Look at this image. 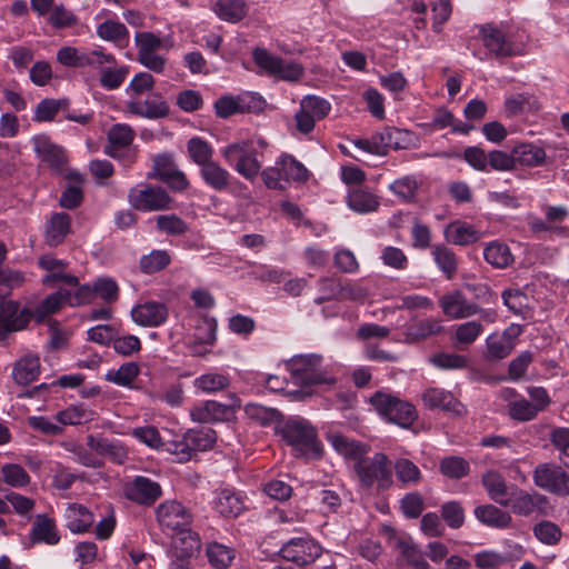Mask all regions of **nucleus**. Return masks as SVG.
<instances>
[{
	"label": "nucleus",
	"instance_id": "nucleus-39",
	"mask_svg": "<svg viewBox=\"0 0 569 569\" xmlns=\"http://www.w3.org/2000/svg\"><path fill=\"white\" fill-rule=\"evenodd\" d=\"M214 508L223 517H237L243 509V501L236 492L222 489L217 495Z\"/></svg>",
	"mask_w": 569,
	"mask_h": 569
},
{
	"label": "nucleus",
	"instance_id": "nucleus-29",
	"mask_svg": "<svg viewBox=\"0 0 569 569\" xmlns=\"http://www.w3.org/2000/svg\"><path fill=\"white\" fill-rule=\"evenodd\" d=\"M515 164L523 167H538L543 164L546 152L543 148L531 142H522L512 148Z\"/></svg>",
	"mask_w": 569,
	"mask_h": 569
},
{
	"label": "nucleus",
	"instance_id": "nucleus-38",
	"mask_svg": "<svg viewBox=\"0 0 569 569\" xmlns=\"http://www.w3.org/2000/svg\"><path fill=\"white\" fill-rule=\"evenodd\" d=\"M71 218L68 213H54L47 227V242L54 247L60 244L70 231Z\"/></svg>",
	"mask_w": 569,
	"mask_h": 569
},
{
	"label": "nucleus",
	"instance_id": "nucleus-23",
	"mask_svg": "<svg viewBox=\"0 0 569 569\" xmlns=\"http://www.w3.org/2000/svg\"><path fill=\"white\" fill-rule=\"evenodd\" d=\"M440 306L443 313L453 319L468 318L480 311L476 303L469 302L459 291L443 296Z\"/></svg>",
	"mask_w": 569,
	"mask_h": 569
},
{
	"label": "nucleus",
	"instance_id": "nucleus-18",
	"mask_svg": "<svg viewBox=\"0 0 569 569\" xmlns=\"http://www.w3.org/2000/svg\"><path fill=\"white\" fill-rule=\"evenodd\" d=\"M263 101L253 94L221 97L214 102V111L219 118L227 119L237 113L257 112L262 109Z\"/></svg>",
	"mask_w": 569,
	"mask_h": 569
},
{
	"label": "nucleus",
	"instance_id": "nucleus-60",
	"mask_svg": "<svg viewBox=\"0 0 569 569\" xmlns=\"http://www.w3.org/2000/svg\"><path fill=\"white\" fill-rule=\"evenodd\" d=\"M432 254L440 270L448 279H451L457 272V259L455 253L447 247L437 246L435 247Z\"/></svg>",
	"mask_w": 569,
	"mask_h": 569
},
{
	"label": "nucleus",
	"instance_id": "nucleus-51",
	"mask_svg": "<svg viewBox=\"0 0 569 569\" xmlns=\"http://www.w3.org/2000/svg\"><path fill=\"white\" fill-rule=\"evenodd\" d=\"M139 372V366L130 361L121 365L118 369L109 370L106 380L118 386L128 387L138 377Z\"/></svg>",
	"mask_w": 569,
	"mask_h": 569
},
{
	"label": "nucleus",
	"instance_id": "nucleus-30",
	"mask_svg": "<svg viewBox=\"0 0 569 569\" xmlns=\"http://www.w3.org/2000/svg\"><path fill=\"white\" fill-rule=\"evenodd\" d=\"M200 176L208 187L219 192L229 188L232 178L230 172L216 161L200 168Z\"/></svg>",
	"mask_w": 569,
	"mask_h": 569
},
{
	"label": "nucleus",
	"instance_id": "nucleus-44",
	"mask_svg": "<svg viewBox=\"0 0 569 569\" xmlns=\"http://www.w3.org/2000/svg\"><path fill=\"white\" fill-rule=\"evenodd\" d=\"M247 417L260 423L261 426H271L281 423L282 415L274 408L264 407L259 403H248L244 407Z\"/></svg>",
	"mask_w": 569,
	"mask_h": 569
},
{
	"label": "nucleus",
	"instance_id": "nucleus-63",
	"mask_svg": "<svg viewBox=\"0 0 569 569\" xmlns=\"http://www.w3.org/2000/svg\"><path fill=\"white\" fill-rule=\"evenodd\" d=\"M67 104L66 99H43L37 106L34 120L38 122L51 121L59 110Z\"/></svg>",
	"mask_w": 569,
	"mask_h": 569
},
{
	"label": "nucleus",
	"instance_id": "nucleus-61",
	"mask_svg": "<svg viewBox=\"0 0 569 569\" xmlns=\"http://www.w3.org/2000/svg\"><path fill=\"white\" fill-rule=\"evenodd\" d=\"M48 23L54 29L71 28L78 23V18L72 11L68 10L62 3L54 4L49 17Z\"/></svg>",
	"mask_w": 569,
	"mask_h": 569
},
{
	"label": "nucleus",
	"instance_id": "nucleus-54",
	"mask_svg": "<svg viewBox=\"0 0 569 569\" xmlns=\"http://www.w3.org/2000/svg\"><path fill=\"white\" fill-rule=\"evenodd\" d=\"M171 259L166 250H153L140 259V269L147 274L156 273L164 269Z\"/></svg>",
	"mask_w": 569,
	"mask_h": 569
},
{
	"label": "nucleus",
	"instance_id": "nucleus-13",
	"mask_svg": "<svg viewBox=\"0 0 569 569\" xmlns=\"http://www.w3.org/2000/svg\"><path fill=\"white\" fill-rule=\"evenodd\" d=\"M157 520L163 531L172 535L189 527L192 522V515L182 503L171 500L159 505Z\"/></svg>",
	"mask_w": 569,
	"mask_h": 569
},
{
	"label": "nucleus",
	"instance_id": "nucleus-31",
	"mask_svg": "<svg viewBox=\"0 0 569 569\" xmlns=\"http://www.w3.org/2000/svg\"><path fill=\"white\" fill-rule=\"evenodd\" d=\"M475 516L481 523L499 529L508 528L512 521L507 511L493 505L478 506L475 509Z\"/></svg>",
	"mask_w": 569,
	"mask_h": 569
},
{
	"label": "nucleus",
	"instance_id": "nucleus-34",
	"mask_svg": "<svg viewBox=\"0 0 569 569\" xmlns=\"http://www.w3.org/2000/svg\"><path fill=\"white\" fill-rule=\"evenodd\" d=\"M134 138L133 129L126 123L113 124L108 132L110 146L106 147V153L113 158H118L117 149H122L131 144Z\"/></svg>",
	"mask_w": 569,
	"mask_h": 569
},
{
	"label": "nucleus",
	"instance_id": "nucleus-35",
	"mask_svg": "<svg viewBox=\"0 0 569 569\" xmlns=\"http://www.w3.org/2000/svg\"><path fill=\"white\" fill-rule=\"evenodd\" d=\"M442 327L435 319H423L405 328V341L412 343L441 332Z\"/></svg>",
	"mask_w": 569,
	"mask_h": 569
},
{
	"label": "nucleus",
	"instance_id": "nucleus-10",
	"mask_svg": "<svg viewBox=\"0 0 569 569\" xmlns=\"http://www.w3.org/2000/svg\"><path fill=\"white\" fill-rule=\"evenodd\" d=\"M253 59L266 72L271 76H278L282 80L297 81L303 74V68L300 63L276 57L266 49H254Z\"/></svg>",
	"mask_w": 569,
	"mask_h": 569
},
{
	"label": "nucleus",
	"instance_id": "nucleus-20",
	"mask_svg": "<svg viewBox=\"0 0 569 569\" xmlns=\"http://www.w3.org/2000/svg\"><path fill=\"white\" fill-rule=\"evenodd\" d=\"M126 108L131 114L146 119L166 118L170 112L169 104L162 94L158 92L152 93L143 101L138 99L129 100L126 103Z\"/></svg>",
	"mask_w": 569,
	"mask_h": 569
},
{
	"label": "nucleus",
	"instance_id": "nucleus-21",
	"mask_svg": "<svg viewBox=\"0 0 569 569\" xmlns=\"http://www.w3.org/2000/svg\"><path fill=\"white\" fill-rule=\"evenodd\" d=\"M168 316L167 306L159 301H144L131 310L132 320L142 327H159L167 321Z\"/></svg>",
	"mask_w": 569,
	"mask_h": 569
},
{
	"label": "nucleus",
	"instance_id": "nucleus-27",
	"mask_svg": "<svg viewBox=\"0 0 569 569\" xmlns=\"http://www.w3.org/2000/svg\"><path fill=\"white\" fill-rule=\"evenodd\" d=\"M38 157L52 168L60 169L66 163V154L61 147L51 142L46 134L36 136L32 139Z\"/></svg>",
	"mask_w": 569,
	"mask_h": 569
},
{
	"label": "nucleus",
	"instance_id": "nucleus-2",
	"mask_svg": "<svg viewBox=\"0 0 569 569\" xmlns=\"http://www.w3.org/2000/svg\"><path fill=\"white\" fill-rule=\"evenodd\" d=\"M286 366L293 382L301 387H331L337 382L333 367L325 366L321 355H297L288 360Z\"/></svg>",
	"mask_w": 569,
	"mask_h": 569
},
{
	"label": "nucleus",
	"instance_id": "nucleus-4",
	"mask_svg": "<svg viewBox=\"0 0 569 569\" xmlns=\"http://www.w3.org/2000/svg\"><path fill=\"white\" fill-rule=\"evenodd\" d=\"M262 180L269 189L286 190L289 181L302 182L308 180L309 172L306 167L292 156H281L273 167L261 172Z\"/></svg>",
	"mask_w": 569,
	"mask_h": 569
},
{
	"label": "nucleus",
	"instance_id": "nucleus-7",
	"mask_svg": "<svg viewBox=\"0 0 569 569\" xmlns=\"http://www.w3.org/2000/svg\"><path fill=\"white\" fill-rule=\"evenodd\" d=\"M221 154L229 164L236 162V171L248 180H253L261 170L257 151L246 141L228 144L221 150Z\"/></svg>",
	"mask_w": 569,
	"mask_h": 569
},
{
	"label": "nucleus",
	"instance_id": "nucleus-49",
	"mask_svg": "<svg viewBox=\"0 0 569 569\" xmlns=\"http://www.w3.org/2000/svg\"><path fill=\"white\" fill-rule=\"evenodd\" d=\"M188 153L192 161L200 166V168L212 162L213 149L202 138L193 137L188 141L187 144Z\"/></svg>",
	"mask_w": 569,
	"mask_h": 569
},
{
	"label": "nucleus",
	"instance_id": "nucleus-58",
	"mask_svg": "<svg viewBox=\"0 0 569 569\" xmlns=\"http://www.w3.org/2000/svg\"><path fill=\"white\" fill-rule=\"evenodd\" d=\"M440 517L448 527L459 529L465 523V509L459 501H448L441 506Z\"/></svg>",
	"mask_w": 569,
	"mask_h": 569
},
{
	"label": "nucleus",
	"instance_id": "nucleus-46",
	"mask_svg": "<svg viewBox=\"0 0 569 569\" xmlns=\"http://www.w3.org/2000/svg\"><path fill=\"white\" fill-rule=\"evenodd\" d=\"M184 435L194 453L211 449L217 440L216 431L211 428L189 429Z\"/></svg>",
	"mask_w": 569,
	"mask_h": 569
},
{
	"label": "nucleus",
	"instance_id": "nucleus-47",
	"mask_svg": "<svg viewBox=\"0 0 569 569\" xmlns=\"http://www.w3.org/2000/svg\"><path fill=\"white\" fill-rule=\"evenodd\" d=\"M483 257L488 263L496 268H506L513 261L509 247L499 242L488 244L483 250Z\"/></svg>",
	"mask_w": 569,
	"mask_h": 569
},
{
	"label": "nucleus",
	"instance_id": "nucleus-15",
	"mask_svg": "<svg viewBox=\"0 0 569 569\" xmlns=\"http://www.w3.org/2000/svg\"><path fill=\"white\" fill-rule=\"evenodd\" d=\"M57 60L70 68L100 67L116 63L114 57L101 51L82 52L73 47H63L57 52Z\"/></svg>",
	"mask_w": 569,
	"mask_h": 569
},
{
	"label": "nucleus",
	"instance_id": "nucleus-62",
	"mask_svg": "<svg viewBox=\"0 0 569 569\" xmlns=\"http://www.w3.org/2000/svg\"><path fill=\"white\" fill-rule=\"evenodd\" d=\"M300 107L305 112H308L316 119V121L326 118L331 110L329 101L317 96L305 97L300 102Z\"/></svg>",
	"mask_w": 569,
	"mask_h": 569
},
{
	"label": "nucleus",
	"instance_id": "nucleus-1",
	"mask_svg": "<svg viewBox=\"0 0 569 569\" xmlns=\"http://www.w3.org/2000/svg\"><path fill=\"white\" fill-rule=\"evenodd\" d=\"M276 433L291 448L295 457L308 459H320L322 457L323 447L319 440L318 431L307 419L290 417L277 425Z\"/></svg>",
	"mask_w": 569,
	"mask_h": 569
},
{
	"label": "nucleus",
	"instance_id": "nucleus-16",
	"mask_svg": "<svg viewBox=\"0 0 569 569\" xmlns=\"http://www.w3.org/2000/svg\"><path fill=\"white\" fill-rule=\"evenodd\" d=\"M233 403L226 405L214 400H207L193 406L190 410V417L199 423H216L227 421L234 415L236 407H239L237 397H232Z\"/></svg>",
	"mask_w": 569,
	"mask_h": 569
},
{
	"label": "nucleus",
	"instance_id": "nucleus-64",
	"mask_svg": "<svg viewBox=\"0 0 569 569\" xmlns=\"http://www.w3.org/2000/svg\"><path fill=\"white\" fill-rule=\"evenodd\" d=\"M3 480L11 487L20 488L30 483L28 472L17 463H7L1 468Z\"/></svg>",
	"mask_w": 569,
	"mask_h": 569
},
{
	"label": "nucleus",
	"instance_id": "nucleus-37",
	"mask_svg": "<svg viewBox=\"0 0 569 569\" xmlns=\"http://www.w3.org/2000/svg\"><path fill=\"white\" fill-rule=\"evenodd\" d=\"M482 485L489 497L498 505H507L508 487L505 478L497 471H488L482 476Z\"/></svg>",
	"mask_w": 569,
	"mask_h": 569
},
{
	"label": "nucleus",
	"instance_id": "nucleus-19",
	"mask_svg": "<svg viewBox=\"0 0 569 569\" xmlns=\"http://www.w3.org/2000/svg\"><path fill=\"white\" fill-rule=\"evenodd\" d=\"M32 318L30 309L20 310L17 302H9L0 311V342L6 341L9 333L24 329Z\"/></svg>",
	"mask_w": 569,
	"mask_h": 569
},
{
	"label": "nucleus",
	"instance_id": "nucleus-25",
	"mask_svg": "<svg viewBox=\"0 0 569 569\" xmlns=\"http://www.w3.org/2000/svg\"><path fill=\"white\" fill-rule=\"evenodd\" d=\"M422 400L430 409L440 408L456 416H461L466 411L463 405L451 392L442 389L430 388L426 390Z\"/></svg>",
	"mask_w": 569,
	"mask_h": 569
},
{
	"label": "nucleus",
	"instance_id": "nucleus-11",
	"mask_svg": "<svg viewBox=\"0 0 569 569\" xmlns=\"http://www.w3.org/2000/svg\"><path fill=\"white\" fill-rule=\"evenodd\" d=\"M532 480L537 487L546 491L569 496V473L561 466L540 463L533 470Z\"/></svg>",
	"mask_w": 569,
	"mask_h": 569
},
{
	"label": "nucleus",
	"instance_id": "nucleus-14",
	"mask_svg": "<svg viewBox=\"0 0 569 569\" xmlns=\"http://www.w3.org/2000/svg\"><path fill=\"white\" fill-rule=\"evenodd\" d=\"M515 515L530 517L533 513L547 515L548 499L546 496L533 491L528 492L522 489L515 490L507 499V505Z\"/></svg>",
	"mask_w": 569,
	"mask_h": 569
},
{
	"label": "nucleus",
	"instance_id": "nucleus-8",
	"mask_svg": "<svg viewBox=\"0 0 569 569\" xmlns=\"http://www.w3.org/2000/svg\"><path fill=\"white\" fill-rule=\"evenodd\" d=\"M148 178L159 180L179 192L187 190L189 187L186 174L178 169L173 154L170 152L152 157V171L148 173Z\"/></svg>",
	"mask_w": 569,
	"mask_h": 569
},
{
	"label": "nucleus",
	"instance_id": "nucleus-12",
	"mask_svg": "<svg viewBox=\"0 0 569 569\" xmlns=\"http://www.w3.org/2000/svg\"><path fill=\"white\" fill-rule=\"evenodd\" d=\"M322 553V548L308 535L292 538L280 549L281 557L298 566L315 562Z\"/></svg>",
	"mask_w": 569,
	"mask_h": 569
},
{
	"label": "nucleus",
	"instance_id": "nucleus-43",
	"mask_svg": "<svg viewBox=\"0 0 569 569\" xmlns=\"http://www.w3.org/2000/svg\"><path fill=\"white\" fill-rule=\"evenodd\" d=\"M348 206L359 213H367L377 210L379 201L371 192L355 188L348 194Z\"/></svg>",
	"mask_w": 569,
	"mask_h": 569
},
{
	"label": "nucleus",
	"instance_id": "nucleus-28",
	"mask_svg": "<svg viewBox=\"0 0 569 569\" xmlns=\"http://www.w3.org/2000/svg\"><path fill=\"white\" fill-rule=\"evenodd\" d=\"M64 519L67 528L73 533L87 532L94 522L93 513L80 503H69Z\"/></svg>",
	"mask_w": 569,
	"mask_h": 569
},
{
	"label": "nucleus",
	"instance_id": "nucleus-3",
	"mask_svg": "<svg viewBox=\"0 0 569 569\" xmlns=\"http://www.w3.org/2000/svg\"><path fill=\"white\" fill-rule=\"evenodd\" d=\"M478 37L483 47L496 58L522 54L526 39L518 32L503 31L493 23L479 26Z\"/></svg>",
	"mask_w": 569,
	"mask_h": 569
},
{
	"label": "nucleus",
	"instance_id": "nucleus-40",
	"mask_svg": "<svg viewBox=\"0 0 569 569\" xmlns=\"http://www.w3.org/2000/svg\"><path fill=\"white\" fill-rule=\"evenodd\" d=\"M173 546L180 550V557H191L200 550V538L197 532L186 527L172 533Z\"/></svg>",
	"mask_w": 569,
	"mask_h": 569
},
{
	"label": "nucleus",
	"instance_id": "nucleus-56",
	"mask_svg": "<svg viewBox=\"0 0 569 569\" xmlns=\"http://www.w3.org/2000/svg\"><path fill=\"white\" fill-rule=\"evenodd\" d=\"M469 462L462 457H446L440 461V471L450 479H460L469 473Z\"/></svg>",
	"mask_w": 569,
	"mask_h": 569
},
{
	"label": "nucleus",
	"instance_id": "nucleus-22",
	"mask_svg": "<svg viewBox=\"0 0 569 569\" xmlns=\"http://www.w3.org/2000/svg\"><path fill=\"white\" fill-rule=\"evenodd\" d=\"M413 133L409 130H400L395 127H386L376 132L380 156H386L389 149H408L412 143Z\"/></svg>",
	"mask_w": 569,
	"mask_h": 569
},
{
	"label": "nucleus",
	"instance_id": "nucleus-59",
	"mask_svg": "<svg viewBox=\"0 0 569 569\" xmlns=\"http://www.w3.org/2000/svg\"><path fill=\"white\" fill-rule=\"evenodd\" d=\"M97 33L103 40L119 43L127 40L129 36L128 29L123 23L112 20H107L99 24Z\"/></svg>",
	"mask_w": 569,
	"mask_h": 569
},
{
	"label": "nucleus",
	"instance_id": "nucleus-26",
	"mask_svg": "<svg viewBox=\"0 0 569 569\" xmlns=\"http://www.w3.org/2000/svg\"><path fill=\"white\" fill-rule=\"evenodd\" d=\"M40 369L39 357L28 353L13 363L12 379L19 386H28L38 379Z\"/></svg>",
	"mask_w": 569,
	"mask_h": 569
},
{
	"label": "nucleus",
	"instance_id": "nucleus-5",
	"mask_svg": "<svg viewBox=\"0 0 569 569\" xmlns=\"http://www.w3.org/2000/svg\"><path fill=\"white\" fill-rule=\"evenodd\" d=\"M391 462L385 453L377 452L372 458H360L355 468L360 482L371 488L375 482L380 490L388 489L392 483Z\"/></svg>",
	"mask_w": 569,
	"mask_h": 569
},
{
	"label": "nucleus",
	"instance_id": "nucleus-48",
	"mask_svg": "<svg viewBox=\"0 0 569 569\" xmlns=\"http://www.w3.org/2000/svg\"><path fill=\"white\" fill-rule=\"evenodd\" d=\"M329 439L333 448L346 457L359 460L367 453V447L365 445L342 435H331Z\"/></svg>",
	"mask_w": 569,
	"mask_h": 569
},
{
	"label": "nucleus",
	"instance_id": "nucleus-53",
	"mask_svg": "<svg viewBox=\"0 0 569 569\" xmlns=\"http://www.w3.org/2000/svg\"><path fill=\"white\" fill-rule=\"evenodd\" d=\"M396 547L410 566L417 569H430L429 563L425 560L420 549L415 543L407 539L398 538Z\"/></svg>",
	"mask_w": 569,
	"mask_h": 569
},
{
	"label": "nucleus",
	"instance_id": "nucleus-33",
	"mask_svg": "<svg viewBox=\"0 0 569 569\" xmlns=\"http://www.w3.org/2000/svg\"><path fill=\"white\" fill-rule=\"evenodd\" d=\"M87 446L98 455L107 457L113 462L122 463L127 459V452L123 447L106 438L89 435L87 437Z\"/></svg>",
	"mask_w": 569,
	"mask_h": 569
},
{
	"label": "nucleus",
	"instance_id": "nucleus-9",
	"mask_svg": "<svg viewBox=\"0 0 569 569\" xmlns=\"http://www.w3.org/2000/svg\"><path fill=\"white\" fill-rule=\"evenodd\" d=\"M128 199L130 204L140 211L170 209L173 202L164 189L151 184H141L130 189Z\"/></svg>",
	"mask_w": 569,
	"mask_h": 569
},
{
	"label": "nucleus",
	"instance_id": "nucleus-41",
	"mask_svg": "<svg viewBox=\"0 0 569 569\" xmlns=\"http://www.w3.org/2000/svg\"><path fill=\"white\" fill-rule=\"evenodd\" d=\"M71 290H58L49 295L36 309L33 317L37 316L38 320L41 321L47 316L57 312L63 305H70Z\"/></svg>",
	"mask_w": 569,
	"mask_h": 569
},
{
	"label": "nucleus",
	"instance_id": "nucleus-50",
	"mask_svg": "<svg viewBox=\"0 0 569 569\" xmlns=\"http://www.w3.org/2000/svg\"><path fill=\"white\" fill-rule=\"evenodd\" d=\"M209 563L216 569L228 568L234 559V550L224 545L213 542L207 547Z\"/></svg>",
	"mask_w": 569,
	"mask_h": 569
},
{
	"label": "nucleus",
	"instance_id": "nucleus-24",
	"mask_svg": "<svg viewBox=\"0 0 569 569\" xmlns=\"http://www.w3.org/2000/svg\"><path fill=\"white\" fill-rule=\"evenodd\" d=\"M39 266L49 272L42 279V282L47 286L53 287L57 283H62L67 287H76L78 283L77 277L63 272L66 263L62 260L51 256H42L39 259Z\"/></svg>",
	"mask_w": 569,
	"mask_h": 569
},
{
	"label": "nucleus",
	"instance_id": "nucleus-17",
	"mask_svg": "<svg viewBox=\"0 0 569 569\" xmlns=\"http://www.w3.org/2000/svg\"><path fill=\"white\" fill-rule=\"evenodd\" d=\"M124 497L141 506H152L162 495L160 485L143 476H137L123 487Z\"/></svg>",
	"mask_w": 569,
	"mask_h": 569
},
{
	"label": "nucleus",
	"instance_id": "nucleus-32",
	"mask_svg": "<svg viewBox=\"0 0 569 569\" xmlns=\"http://www.w3.org/2000/svg\"><path fill=\"white\" fill-rule=\"evenodd\" d=\"M31 539L33 542L57 545L60 540V536L54 520L46 515H38L32 526Z\"/></svg>",
	"mask_w": 569,
	"mask_h": 569
},
{
	"label": "nucleus",
	"instance_id": "nucleus-36",
	"mask_svg": "<svg viewBox=\"0 0 569 569\" xmlns=\"http://www.w3.org/2000/svg\"><path fill=\"white\" fill-rule=\"evenodd\" d=\"M513 335L506 330L503 333H492L487 339V357L490 360H500L510 355L513 349Z\"/></svg>",
	"mask_w": 569,
	"mask_h": 569
},
{
	"label": "nucleus",
	"instance_id": "nucleus-57",
	"mask_svg": "<svg viewBox=\"0 0 569 569\" xmlns=\"http://www.w3.org/2000/svg\"><path fill=\"white\" fill-rule=\"evenodd\" d=\"M229 385V377L220 373H204L194 380V387L207 393L223 390Z\"/></svg>",
	"mask_w": 569,
	"mask_h": 569
},
{
	"label": "nucleus",
	"instance_id": "nucleus-42",
	"mask_svg": "<svg viewBox=\"0 0 569 569\" xmlns=\"http://www.w3.org/2000/svg\"><path fill=\"white\" fill-rule=\"evenodd\" d=\"M214 11L224 21L238 22L247 16L248 7L244 0H218Z\"/></svg>",
	"mask_w": 569,
	"mask_h": 569
},
{
	"label": "nucleus",
	"instance_id": "nucleus-55",
	"mask_svg": "<svg viewBox=\"0 0 569 569\" xmlns=\"http://www.w3.org/2000/svg\"><path fill=\"white\" fill-rule=\"evenodd\" d=\"M156 224L159 231L169 236H182L189 230L187 222L174 213L158 216Z\"/></svg>",
	"mask_w": 569,
	"mask_h": 569
},
{
	"label": "nucleus",
	"instance_id": "nucleus-45",
	"mask_svg": "<svg viewBox=\"0 0 569 569\" xmlns=\"http://www.w3.org/2000/svg\"><path fill=\"white\" fill-rule=\"evenodd\" d=\"M446 236L455 244L466 246L479 239V232L470 224L453 222L447 230Z\"/></svg>",
	"mask_w": 569,
	"mask_h": 569
},
{
	"label": "nucleus",
	"instance_id": "nucleus-52",
	"mask_svg": "<svg viewBox=\"0 0 569 569\" xmlns=\"http://www.w3.org/2000/svg\"><path fill=\"white\" fill-rule=\"evenodd\" d=\"M535 537L545 545L556 546L559 543L562 537L560 527L549 520H542L533 526Z\"/></svg>",
	"mask_w": 569,
	"mask_h": 569
},
{
	"label": "nucleus",
	"instance_id": "nucleus-6",
	"mask_svg": "<svg viewBox=\"0 0 569 569\" xmlns=\"http://www.w3.org/2000/svg\"><path fill=\"white\" fill-rule=\"evenodd\" d=\"M371 405L375 409L388 421L393 422L402 428H408L417 419L416 408L397 397H393L381 391H377L370 398Z\"/></svg>",
	"mask_w": 569,
	"mask_h": 569
}]
</instances>
